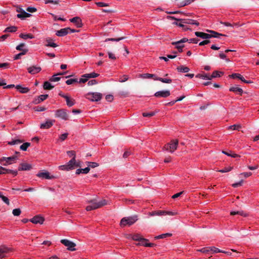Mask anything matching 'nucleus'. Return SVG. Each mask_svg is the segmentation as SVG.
Listing matches in <instances>:
<instances>
[{"instance_id":"obj_1","label":"nucleus","mask_w":259,"mask_h":259,"mask_svg":"<svg viewBox=\"0 0 259 259\" xmlns=\"http://www.w3.org/2000/svg\"><path fill=\"white\" fill-rule=\"evenodd\" d=\"M87 202L90 203L91 205L87 206L85 208L87 211L94 210L107 204V201L104 199H102L99 201H97L96 199H91L88 200Z\"/></svg>"},{"instance_id":"obj_2","label":"nucleus","mask_w":259,"mask_h":259,"mask_svg":"<svg viewBox=\"0 0 259 259\" xmlns=\"http://www.w3.org/2000/svg\"><path fill=\"white\" fill-rule=\"evenodd\" d=\"M206 31L209 32L210 34L202 32L196 31L195 32V34L197 37H199L202 39H205L210 38L212 37L220 38V37L221 36H226L224 34L218 33L213 30H206Z\"/></svg>"},{"instance_id":"obj_3","label":"nucleus","mask_w":259,"mask_h":259,"mask_svg":"<svg viewBox=\"0 0 259 259\" xmlns=\"http://www.w3.org/2000/svg\"><path fill=\"white\" fill-rule=\"evenodd\" d=\"M78 167H80V163L76 162L75 158H72L66 164L59 166V168L60 170L68 171Z\"/></svg>"},{"instance_id":"obj_4","label":"nucleus","mask_w":259,"mask_h":259,"mask_svg":"<svg viewBox=\"0 0 259 259\" xmlns=\"http://www.w3.org/2000/svg\"><path fill=\"white\" fill-rule=\"evenodd\" d=\"M18 159V157L16 155H13L11 157H3L0 158V163L4 166H7L16 162Z\"/></svg>"},{"instance_id":"obj_5","label":"nucleus","mask_w":259,"mask_h":259,"mask_svg":"<svg viewBox=\"0 0 259 259\" xmlns=\"http://www.w3.org/2000/svg\"><path fill=\"white\" fill-rule=\"evenodd\" d=\"M137 216L131 217H125L121 219L120 225L123 227L126 225L131 226L134 224L137 221Z\"/></svg>"},{"instance_id":"obj_6","label":"nucleus","mask_w":259,"mask_h":259,"mask_svg":"<svg viewBox=\"0 0 259 259\" xmlns=\"http://www.w3.org/2000/svg\"><path fill=\"white\" fill-rule=\"evenodd\" d=\"M178 145V140H172L169 143H168L163 147L166 151L173 153L177 149Z\"/></svg>"},{"instance_id":"obj_7","label":"nucleus","mask_w":259,"mask_h":259,"mask_svg":"<svg viewBox=\"0 0 259 259\" xmlns=\"http://www.w3.org/2000/svg\"><path fill=\"white\" fill-rule=\"evenodd\" d=\"M168 19H173L176 20L178 21L182 22V23L186 24H194L196 25V26L199 25V23L197 21L192 20V19H177L173 16H167L166 17Z\"/></svg>"},{"instance_id":"obj_8","label":"nucleus","mask_w":259,"mask_h":259,"mask_svg":"<svg viewBox=\"0 0 259 259\" xmlns=\"http://www.w3.org/2000/svg\"><path fill=\"white\" fill-rule=\"evenodd\" d=\"M55 117L60 118L63 120H67L68 119V115L67 110L64 109H58L55 111Z\"/></svg>"},{"instance_id":"obj_9","label":"nucleus","mask_w":259,"mask_h":259,"mask_svg":"<svg viewBox=\"0 0 259 259\" xmlns=\"http://www.w3.org/2000/svg\"><path fill=\"white\" fill-rule=\"evenodd\" d=\"M60 242L65 246L67 247L68 250L70 251L76 250V248H75L76 244L75 243L67 239H62Z\"/></svg>"},{"instance_id":"obj_10","label":"nucleus","mask_w":259,"mask_h":259,"mask_svg":"<svg viewBox=\"0 0 259 259\" xmlns=\"http://www.w3.org/2000/svg\"><path fill=\"white\" fill-rule=\"evenodd\" d=\"M102 95L98 93H88L87 95V98L92 101H98L102 98Z\"/></svg>"},{"instance_id":"obj_11","label":"nucleus","mask_w":259,"mask_h":259,"mask_svg":"<svg viewBox=\"0 0 259 259\" xmlns=\"http://www.w3.org/2000/svg\"><path fill=\"white\" fill-rule=\"evenodd\" d=\"M36 176L41 178V179H53L54 178V176H50V173L48 171H41L37 173L36 175Z\"/></svg>"},{"instance_id":"obj_12","label":"nucleus","mask_w":259,"mask_h":259,"mask_svg":"<svg viewBox=\"0 0 259 259\" xmlns=\"http://www.w3.org/2000/svg\"><path fill=\"white\" fill-rule=\"evenodd\" d=\"M170 95V93L169 91H160L157 92L155 93L154 96L156 97H162V98H166L169 96Z\"/></svg>"},{"instance_id":"obj_13","label":"nucleus","mask_w":259,"mask_h":259,"mask_svg":"<svg viewBox=\"0 0 259 259\" xmlns=\"http://www.w3.org/2000/svg\"><path fill=\"white\" fill-rule=\"evenodd\" d=\"M70 21L74 23L77 28H80L82 26L81 19L79 17H75L70 19Z\"/></svg>"},{"instance_id":"obj_14","label":"nucleus","mask_w":259,"mask_h":259,"mask_svg":"<svg viewBox=\"0 0 259 259\" xmlns=\"http://www.w3.org/2000/svg\"><path fill=\"white\" fill-rule=\"evenodd\" d=\"M45 219L44 218L40 217V215H35L33 218L30 220V221L35 224H42Z\"/></svg>"},{"instance_id":"obj_15","label":"nucleus","mask_w":259,"mask_h":259,"mask_svg":"<svg viewBox=\"0 0 259 259\" xmlns=\"http://www.w3.org/2000/svg\"><path fill=\"white\" fill-rule=\"evenodd\" d=\"M55 121V120H47L46 122L40 124V127L41 129H48L53 125Z\"/></svg>"},{"instance_id":"obj_16","label":"nucleus","mask_w":259,"mask_h":259,"mask_svg":"<svg viewBox=\"0 0 259 259\" xmlns=\"http://www.w3.org/2000/svg\"><path fill=\"white\" fill-rule=\"evenodd\" d=\"M10 251L9 248L5 246H0V259L6 257V254Z\"/></svg>"},{"instance_id":"obj_17","label":"nucleus","mask_w":259,"mask_h":259,"mask_svg":"<svg viewBox=\"0 0 259 259\" xmlns=\"http://www.w3.org/2000/svg\"><path fill=\"white\" fill-rule=\"evenodd\" d=\"M41 70L40 67L34 66H30L27 68L28 72L31 74H35L39 72Z\"/></svg>"},{"instance_id":"obj_18","label":"nucleus","mask_w":259,"mask_h":259,"mask_svg":"<svg viewBox=\"0 0 259 259\" xmlns=\"http://www.w3.org/2000/svg\"><path fill=\"white\" fill-rule=\"evenodd\" d=\"M69 27L62 28L59 30L57 31L56 34L58 36H64L69 33Z\"/></svg>"},{"instance_id":"obj_19","label":"nucleus","mask_w":259,"mask_h":259,"mask_svg":"<svg viewBox=\"0 0 259 259\" xmlns=\"http://www.w3.org/2000/svg\"><path fill=\"white\" fill-rule=\"evenodd\" d=\"M32 168L31 164L27 163H21L18 167V170H29Z\"/></svg>"},{"instance_id":"obj_20","label":"nucleus","mask_w":259,"mask_h":259,"mask_svg":"<svg viewBox=\"0 0 259 259\" xmlns=\"http://www.w3.org/2000/svg\"><path fill=\"white\" fill-rule=\"evenodd\" d=\"M64 99H65L66 104L68 107H71L73 106L75 103V100L68 96H66Z\"/></svg>"},{"instance_id":"obj_21","label":"nucleus","mask_w":259,"mask_h":259,"mask_svg":"<svg viewBox=\"0 0 259 259\" xmlns=\"http://www.w3.org/2000/svg\"><path fill=\"white\" fill-rule=\"evenodd\" d=\"M53 41V39L51 38H46V41L47 42V44H45V46L52 48L57 47L58 45L54 43Z\"/></svg>"},{"instance_id":"obj_22","label":"nucleus","mask_w":259,"mask_h":259,"mask_svg":"<svg viewBox=\"0 0 259 259\" xmlns=\"http://www.w3.org/2000/svg\"><path fill=\"white\" fill-rule=\"evenodd\" d=\"M31 16V15L30 14L26 12L25 11H23V12L17 15V18L22 20L26 18L30 17Z\"/></svg>"},{"instance_id":"obj_23","label":"nucleus","mask_w":259,"mask_h":259,"mask_svg":"<svg viewBox=\"0 0 259 259\" xmlns=\"http://www.w3.org/2000/svg\"><path fill=\"white\" fill-rule=\"evenodd\" d=\"M224 74V72L219 71H214L212 74L210 76V80H211L213 78L220 77L221 75Z\"/></svg>"},{"instance_id":"obj_24","label":"nucleus","mask_w":259,"mask_h":259,"mask_svg":"<svg viewBox=\"0 0 259 259\" xmlns=\"http://www.w3.org/2000/svg\"><path fill=\"white\" fill-rule=\"evenodd\" d=\"M16 88L17 90H18L21 93H27L29 91V89L26 87H23L20 85H17L16 87Z\"/></svg>"},{"instance_id":"obj_25","label":"nucleus","mask_w":259,"mask_h":259,"mask_svg":"<svg viewBox=\"0 0 259 259\" xmlns=\"http://www.w3.org/2000/svg\"><path fill=\"white\" fill-rule=\"evenodd\" d=\"M66 72H62V73H57L53 76H52L49 79V80L50 81H52V82H55V81H58L60 80L61 78L59 77H56V76L57 75H64L65 74H66Z\"/></svg>"},{"instance_id":"obj_26","label":"nucleus","mask_w":259,"mask_h":259,"mask_svg":"<svg viewBox=\"0 0 259 259\" xmlns=\"http://www.w3.org/2000/svg\"><path fill=\"white\" fill-rule=\"evenodd\" d=\"M99 75H100V74H98V73H95V72H92V73H90L84 74L82 75V77H85V78H96V77H98Z\"/></svg>"},{"instance_id":"obj_27","label":"nucleus","mask_w":259,"mask_h":259,"mask_svg":"<svg viewBox=\"0 0 259 259\" xmlns=\"http://www.w3.org/2000/svg\"><path fill=\"white\" fill-rule=\"evenodd\" d=\"M229 91L230 92H235V93L237 92L240 95H242L243 92V90L241 88H238L237 87H231L229 89Z\"/></svg>"},{"instance_id":"obj_28","label":"nucleus","mask_w":259,"mask_h":259,"mask_svg":"<svg viewBox=\"0 0 259 259\" xmlns=\"http://www.w3.org/2000/svg\"><path fill=\"white\" fill-rule=\"evenodd\" d=\"M155 80H159L163 83H170L172 82V80L169 78H163L161 77H155L154 78Z\"/></svg>"},{"instance_id":"obj_29","label":"nucleus","mask_w":259,"mask_h":259,"mask_svg":"<svg viewBox=\"0 0 259 259\" xmlns=\"http://www.w3.org/2000/svg\"><path fill=\"white\" fill-rule=\"evenodd\" d=\"M132 239L134 240L139 241L140 242H141V241H148V240L143 238L140 234H138L134 235L132 237Z\"/></svg>"},{"instance_id":"obj_30","label":"nucleus","mask_w":259,"mask_h":259,"mask_svg":"<svg viewBox=\"0 0 259 259\" xmlns=\"http://www.w3.org/2000/svg\"><path fill=\"white\" fill-rule=\"evenodd\" d=\"M177 70L179 72L187 73L190 70V69L186 66H180L177 68Z\"/></svg>"},{"instance_id":"obj_31","label":"nucleus","mask_w":259,"mask_h":259,"mask_svg":"<svg viewBox=\"0 0 259 259\" xmlns=\"http://www.w3.org/2000/svg\"><path fill=\"white\" fill-rule=\"evenodd\" d=\"M19 37L23 39H27L28 38L32 39L34 37V35L31 33H28V34L21 33L19 35Z\"/></svg>"},{"instance_id":"obj_32","label":"nucleus","mask_w":259,"mask_h":259,"mask_svg":"<svg viewBox=\"0 0 259 259\" xmlns=\"http://www.w3.org/2000/svg\"><path fill=\"white\" fill-rule=\"evenodd\" d=\"M157 213V215H163L166 214L174 215L175 214V213L171 211H167L165 210H158Z\"/></svg>"},{"instance_id":"obj_33","label":"nucleus","mask_w":259,"mask_h":259,"mask_svg":"<svg viewBox=\"0 0 259 259\" xmlns=\"http://www.w3.org/2000/svg\"><path fill=\"white\" fill-rule=\"evenodd\" d=\"M196 77L201 78L203 79H208L210 80V75H208L206 73H203V74H197L196 75Z\"/></svg>"},{"instance_id":"obj_34","label":"nucleus","mask_w":259,"mask_h":259,"mask_svg":"<svg viewBox=\"0 0 259 259\" xmlns=\"http://www.w3.org/2000/svg\"><path fill=\"white\" fill-rule=\"evenodd\" d=\"M141 77L143 78H153V79L155 77H157L156 75L154 74H150V73H144L140 75Z\"/></svg>"},{"instance_id":"obj_35","label":"nucleus","mask_w":259,"mask_h":259,"mask_svg":"<svg viewBox=\"0 0 259 259\" xmlns=\"http://www.w3.org/2000/svg\"><path fill=\"white\" fill-rule=\"evenodd\" d=\"M28 52V50H23V52H21L20 53L14 56V59L15 60L19 59L22 56L25 55Z\"/></svg>"},{"instance_id":"obj_36","label":"nucleus","mask_w":259,"mask_h":259,"mask_svg":"<svg viewBox=\"0 0 259 259\" xmlns=\"http://www.w3.org/2000/svg\"><path fill=\"white\" fill-rule=\"evenodd\" d=\"M54 87L49 81H45L44 83V89L45 90H52Z\"/></svg>"},{"instance_id":"obj_37","label":"nucleus","mask_w":259,"mask_h":259,"mask_svg":"<svg viewBox=\"0 0 259 259\" xmlns=\"http://www.w3.org/2000/svg\"><path fill=\"white\" fill-rule=\"evenodd\" d=\"M186 42H189V39L185 37V38H183L180 40L172 42L171 44L172 45H177L181 44L182 43Z\"/></svg>"},{"instance_id":"obj_38","label":"nucleus","mask_w":259,"mask_h":259,"mask_svg":"<svg viewBox=\"0 0 259 259\" xmlns=\"http://www.w3.org/2000/svg\"><path fill=\"white\" fill-rule=\"evenodd\" d=\"M17 30V27L16 26H10L7 27L5 30V32H14L16 31Z\"/></svg>"},{"instance_id":"obj_39","label":"nucleus","mask_w":259,"mask_h":259,"mask_svg":"<svg viewBox=\"0 0 259 259\" xmlns=\"http://www.w3.org/2000/svg\"><path fill=\"white\" fill-rule=\"evenodd\" d=\"M25 47V44L24 43H21L20 45H19L18 46H17L16 48V49L17 50L20 51L21 52H23V50H28L27 48H24Z\"/></svg>"},{"instance_id":"obj_40","label":"nucleus","mask_w":259,"mask_h":259,"mask_svg":"<svg viewBox=\"0 0 259 259\" xmlns=\"http://www.w3.org/2000/svg\"><path fill=\"white\" fill-rule=\"evenodd\" d=\"M172 235L170 233H165L155 237V239H163L167 237H170Z\"/></svg>"},{"instance_id":"obj_41","label":"nucleus","mask_w":259,"mask_h":259,"mask_svg":"<svg viewBox=\"0 0 259 259\" xmlns=\"http://www.w3.org/2000/svg\"><path fill=\"white\" fill-rule=\"evenodd\" d=\"M241 126L240 124H234L228 127V129L232 130H237L239 131L241 128Z\"/></svg>"},{"instance_id":"obj_42","label":"nucleus","mask_w":259,"mask_h":259,"mask_svg":"<svg viewBox=\"0 0 259 259\" xmlns=\"http://www.w3.org/2000/svg\"><path fill=\"white\" fill-rule=\"evenodd\" d=\"M233 166H230L228 167H226L224 168H223L222 169L219 170L218 171L220 172L224 173V172L230 171L231 170H232L233 169Z\"/></svg>"},{"instance_id":"obj_43","label":"nucleus","mask_w":259,"mask_h":259,"mask_svg":"<svg viewBox=\"0 0 259 259\" xmlns=\"http://www.w3.org/2000/svg\"><path fill=\"white\" fill-rule=\"evenodd\" d=\"M211 251L214 253H218V252H225V251L220 250L219 248L215 247H209V251Z\"/></svg>"},{"instance_id":"obj_44","label":"nucleus","mask_w":259,"mask_h":259,"mask_svg":"<svg viewBox=\"0 0 259 259\" xmlns=\"http://www.w3.org/2000/svg\"><path fill=\"white\" fill-rule=\"evenodd\" d=\"M30 143L28 142H26L23 143L22 145L20 146V149L23 151H26L27 148L30 146Z\"/></svg>"},{"instance_id":"obj_45","label":"nucleus","mask_w":259,"mask_h":259,"mask_svg":"<svg viewBox=\"0 0 259 259\" xmlns=\"http://www.w3.org/2000/svg\"><path fill=\"white\" fill-rule=\"evenodd\" d=\"M87 163L88 167H89L90 168V167L95 168L99 166V164L95 162H87Z\"/></svg>"},{"instance_id":"obj_46","label":"nucleus","mask_w":259,"mask_h":259,"mask_svg":"<svg viewBox=\"0 0 259 259\" xmlns=\"http://www.w3.org/2000/svg\"><path fill=\"white\" fill-rule=\"evenodd\" d=\"M6 171L7 174H11L13 175L14 177L18 175V171L17 170H12L9 169H6V170H5Z\"/></svg>"},{"instance_id":"obj_47","label":"nucleus","mask_w":259,"mask_h":259,"mask_svg":"<svg viewBox=\"0 0 259 259\" xmlns=\"http://www.w3.org/2000/svg\"><path fill=\"white\" fill-rule=\"evenodd\" d=\"M124 38H125L124 37H120L117 38H106L105 39V41H118L122 40V39H123Z\"/></svg>"},{"instance_id":"obj_48","label":"nucleus","mask_w":259,"mask_h":259,"mask_svg":"<svg viewBox=\"0 0 259 259\" xmlns=\"http://www.w3.org/2000/svg\"><path fill=\"white\" fill-rule=\"evenodd\" d=\"M75 82H78L77 79L71 78V79H69L66 81V83L68 85L71 84Z\"/></svg>"},{"instance_id":"obj_49","label":"nucleus","mask_w":259,"mask_h":259,"mask_svg":"<svg viewBox=\"0 0 259 259\" xmlns=\"http://www.w3.org/2000/svg\"><path fill=\"white\" fill-rule=\"evenodd\" d=\"M128 79V76L127 75H123L120 77L119 81L120 82H123L127 80Z\"/></svg>"},{"instance_id":"obj_50","label":"nucleus","mask_w":259,"mask_h":259,"mask_svg":"<svg viewBox=\"0 0 259 259\" xmlns=\"http://www.w3.org/2000/svg\"><path fill=\"white\" fill-rule=\"evenodd\" d=\"M21 211L20 208H16L13 210V214L15 216H19L21 214Z\"/></svg>"},{"instance_id":"obj_51","label":"nucleus","mask_w":259,"mask_h":259,"mask_svg":"<svg viewBox=\"0 0 259 259\" xmlns=\"http://www.w3.org/2000/svg\"><path fill=\"white\" fill-rule=\"evenodd\" d=\"M1 198L2 200L8 205H10V200L8 197L4 196L3 194L2 195Z\"/></svg>"},{"instance_id":"obj_52","label":"nucleus","mask_w":259,"mask_h":259,"mask_svg":"<svg viewBox=\"0 0 259 259\" xmlns=\"http://www.w3.org/2000/svg\"><path fill=\"white\" fill-rule=\"evenodd\" d=\"M33 109L36 111H44L46 110V108L42 106H36L34 107Z\"/></svg>"},{"instance_id":"obj_53","label":"nucleus","mask_w":259,"mask_h":259,"mask_svg":"<svg viewBox=\"0 0 259 259\" xmlns=\"http://www.w3.org/2000/svg\"><path fill=\"white\" fill-rule=\"evenodd\" d=\"M197 251L206 253L209 251V247H203L200 249H198Z\"/></svg>"},{"instance_id":"obj_54","label":"nucleus","mask_w":259,"mask_h":259,"mask_svg":"<svg viewBox=\"0 0 259 259\" xmlns=\"http://www.w3.org/2000/svg\"><path fill=\"white\" fill-rule=\"evenodd\" d=\"M144 117H151L155 115V112H151L149 113L144 112L142 114Z\"/></svg>"},{"instance_id":"obj_55","label":"nucleus","mask_w":259,"mask_h":259,"mask_svg":"<svg viewBox=\"0 0 259 259\" xmlns=\"http://www.w3.org/2000/svg\"><path fill=\"white\" fill-rule=\"evenodd\" d=\"M67 153L69 157H72V158L75 159L76 154L74 151H68Z\"/></svg>"},{"instance_id":"obj_56","label":"nucleus","mask_w":259,"mask_h":259,"mask_svg":"<svg viewBox=\"0 0 259 259\" xmlns=\"http://www.w3.org/2000/svg\"><path fill=\"white\" fill-rule=\"evenodd\" d=\"M68 133H64L63 134H62L59 137V140H61V141H63L65 140H66L68 137Z\"/></svg>"},{"instance_id":"obj_57","label":"nucleus","mask_w":259,"mask_h":259,"mask_svg":"<svg viewBox=\"0 0 259 259\" xmlns=\"http://www.w3.org/2000/svg\"><path fill=\"white\" fill-rule=\"evenodd\" d=\"M22 142V141L20 140H13V141H12L11 142H9L8 144L9 145H15V144H19V143H21Z\"/></svg>"},{"instance_id":"obj_58","label":"nucleus","mask_w":259,"mask_h":259,"mask_svg":"<svg viewBox=\"0 0 259 259\" xmlns=\"http://www.w3.org/2000/svg\"><path fill=\"white\" fill-rule=\"evenodd\" d=\"M38 97L39 98V99L41 102L44 101V100H45L46 99H47L48 98L49 96L47 94H45V95H41Z\"/></svg>"},{"instance_id":"obj_59","label":"nucleus","mask_w":259,"mask_h":259,"mask_svg":"<svg viewBox=\"0 0 259 259\" xmlns=\"http://www.w3.org/2000/svg\"><path fill=\"white\" fill-rule=\"evenodd\" d=\"M241 75L239 73H233L230 75V77L232 78H240Z\"/></svg>"},{"instance_id":"obj_60","label":"nucleus","mask_w":259,"mask_h":259,"mask_svg":"<svg viewBox=\"0 0 259 259\" xmlns=\"http://www.w3.org/2000/svg\"><path fill=\"white\" fill-rule=\"evenodd\" d=\"M96 4L99 7H107L109 6L108 4L103 2H97Z\"/></svg>"},{"instance_id":"obj_61","label":"nucleus","mask_w":259,"mask_h":259,"mask_svg":"<svg viewBox=\"0 0 259 259\" xmlns=\"http://www.w3.org/2000/svg\"><path fill=\"white\" fill-rule=\"evenodd\" d=\"M243 180H241L240 182L234 183L232 185V187L234 188H237L239 186H241L242 185Z\"/></svg>"},{"instance_id":"obj_62","label":"nucleus","mask_w":259,"mask_h":259,"mask_svg":"<svg viewBox=\"0 0 259 259\" xmlns=\"http://www.w3.org/2000/svg\"><path fill=\"white\" fill-rule=\"evenodd\" d=\"M26 10L30 13H34L37 11V9L34 7H29L26 9Z\"/></svg>"},{"instance_id":"obj_63","label":"nucleus","mask_w":259,"mask_h":259,"mask_svg":"<svg viewBox=\"0 0 259 259\" xmlns=\"http://www.w3.org/2000/svg\"><path fill=\"white\" fill-rule=\"evenodd\" d=\"M98 83V82L95 79H92L91 80H90L88 82V85L89 86H91V85H94V84H96Z\"/></svg>"},{"instance_id":"obj_64","label":"nucleus","mask_w":259,"mask_h":259,"mask_svg":"<svg viewBox=\"0 0 259 259\" xmlns=\"http://www.w3.org/2000/svg\"><path fill=\"white\" fill-rule=\"evenodd\" d=\"M198 39L197 38H193L189 39V43L197 44Z\"/></svg>"}]
</instances>
